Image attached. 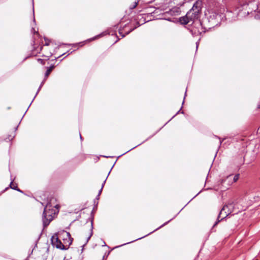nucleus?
Masks as SVG:
<instances>
[{"label": "nucleus", "mask_w": 260, "mask_h": 260, "mask_svg": "<svg viewBox=\"0 0 260 260\" xmlns=\"http://www.w3.org/2000/svg\"><path fill=\"white\" fill-rule=\"evenodd\" d=\"M56 215V210L54 209L49 203L44 208L43 213L42 220L44 226L49 225Z\"/></svg>", "instance_id": "1"}, {"label": "nucleus", "mask_w": 260, "mask_h": 260, "mask_svg": "<svg viewBox=\"0 0 260 260\" xmlns=\"http://www.w3.org/2000/svg\"><path fill=\"white\" fill-rule=\"evenodd\" d=\"M200 5L201 3L197 2L191 9L187 13L186 15L190 22H193L199 18L201 9Z\"/></svg>", "instance_id": "2"}, {"label": "nucleus", "mask_w": 260, "mask_h": 260, "mask_svg": "<svg viewBox=\"0 0 260 260\" xmlns=\"http://www.w3.org/2000/svg\"><path fill=\"white\" fill-rule=\"evenodd\" d=\"M233 207V203H230L228 205L224 206L218 215L217 221L214 223L213 226H215L220 220L230 214L232 212L231 209Z\"/></svg>", "instance_id": "3"}, {"label": "nucleus", "mask_w": 260, "mask_h": 260, "mask_svg": "<svg viewBox=\"0 0 260 260\" xmlns=\"http://www.w3.org/2000/svg\"><path fill=\"white\" fill-rule=\"evenodd\" d=\"M59 237L61 238L63 240L62 244L64 246V249H68L73 240V238L71 237L70 233L63 231L59 234Z\"/></svg>", "instance_id": "4"}, {"label": "nucleus", "mask_w": 260, "mask_h": 260, "mask_svg": "<svg viewBox=\"0 0 260 260\" xmlns=\"http://www.w3.org/2000/svg\"><path fill=\"white\" fill-rule=\"evenodd\" d=\"M51 243L52 245L56 248L61 250H65L64 246H63L62 242L60 241V240L59 239L58 237L56 235H54L52 237Z\"/></svg>", "instance_id": "5"}, {"label": "nucleus", "mask_w": 260, "mask_h": 260, "mask_svg": "<svg viewBox=\"0 0 260 260\" xmlns=\"http://www.w3.org/2000/svg\"><path fill=\"white\" fill-rule=\"evenodd\" d=\"M179 22H180L181 24L184 25L190 22L186 14L185 16L181 17L179 18Z\"/></svg>", "instance_id": "6"}, {"label": "nucleus", "mask_w": 260, "mask_h": 260, "mask_svg": "<svg viewBox=\"0 0 260 260\" xmlns=\"http://www.w3.org/2000/svg\"><path fill=\"white\" fill-rule=\"evenodd\" d=\"M55 68V66L54 65H51L50 67L49 68H47V70L45 73V78L46 79L48 76L49 75V74H50V73L51 72V71L53 70V69Z\"/></svg>", "instance_id": "7"}, {"label": "nucleus", "mask_w": 260, "mask_h": 260, "mask_svg": "<svg viewBox=\"0 0 260 260\" xmlns=\"http://www.w3.org/2000/svg\"><path fill=\"white\" fill-rule=\"evenodd\" d=\"M92 229H93V226H92V223H91L90 229L89 233L87 235L86 243L88 242V240L90 239V238H91V237L92 235Z\"/></svg>", "instance_id": "8"}, {"label": "nucleus", "mask_w": 260, "mask_h": 260, "mask_svg": "<svg viewBox=\"0 0 260 260\" xmlns=\"http://www.w3.org/2000/svg\"><path fill=\"white\" fill-rule=\"evenodd\" d=\"M10 187L13 189H15V190H16L17 191H21V190L18 188L17 187V186L16 184H14L13 182V181H12L10 184Z\"/></svg>", "instance_id": "9"}, {"label": "nucleus", "mask_w": 260, "mask_h": 260, "mask_svg": "<svg viewBox=\"0 0 260 260\" xmlns=\"http://www.w3.org/2000/svg\"><path fill=\"white\" fill-rule=\"evenodd\" d=\"M231 179H232V175L228 176L225 180L222 181V182H221L222 185H223V184L225 182H226L227 181H230V180H231Z\"/></svg>", "instance_id": "10"}, {"label": "nucleus", "mask_w": 260, "mask_h": 260, "mask_svg": "<svg viewBox=\"0 0 260 260\" xmlns=\"http://www.w3.org/2000/svg\"><path fill=\"white\" fill-rule=\"evenodd\" d=\"M239 178V175L236 174L234 176L233 178V182H236Z\"/></svg>", "instance_id": "11"}, {"label": "nucleus", "mask_w": 260, "mask_h": 260, "mask_svg": "<svg viewBox=\"0 0 260 260\" xmlns=\"http://www.w3.org/2000/svg\"><path fill=\"white\" fill-rule=\"evenodd\" d=\"M105 181H106V180L104 181V183H103L102 186V188H101V189L99 191V194H98L99 196L100 195V194H101V192L102 191V189H103V186H104V185L105 184Z\"/></svg>", "instance_id": "12"}, {"label": "nucleus", "mask_w": 260, "mask_h": 260, "mask_svg": "<svg viewBox=\"0 0 260 260\" xmlns=\"http://www.w3.org/2000/svg\"><path fill=\"white\" fill-rule=\"evenodd\" d=\"M38 61L39 62H40L42 64H45V62H44V60L42 59H38Z\"/></svg>", "instance_id": "13"}, {"label": "nucleus", "mask_w": 260, "mask_h": 260, "mask_svg": "<svg viewBox=\"0 0 260 260\" xmlns=\"http://www.w3.org/2000/svg\"><path fill=\"white\" fill-rule=\"evenodd\" d=\"M135 29V28H133V29H131L129 30H128V31H127L125 34V35H128L130 32H131L132 31H133L134 29Z\"/></svg>", "instance_id": "14"}, {"label": "nucleus", "mask_w": 260, "mask_h": 260, "mask_svg": "<svg viewBox=\"0 0 260 260\" xmlns=\"http://www.w3.org/2000/svg\"><path fill=\"white\" fill-rule=\"evenodd\" d=\"M119 34H120L122 38L124 37L125 36V35L122 34V32H121L120 31H119Z\"/></svg>", "instance_id": "15"}, {"label": "nucleus", "mask_w": 260, "mask_h": 260, "mask_svg": "<svg viewBox=\"0 0 260 260\" xmlns=\"http://www.w3.org/2000/svg\"><path fill=\"white\" fill-rule=\"evenodd\" d=\"M169 222V221H168V222H166V223H164V224H162L160 227H162V226H163L164 225H166V224H167Z\"/></svg>", "instance_id": "16"}, {"label": "nucleus", "mask_w": 260, "mask_h": 260, "mask_svg": "<svg viewBox=\"0 0 260 260\" xmlns=\"http://www.w3.org/2000/svg\"><path fill=\"white\" fill-rule=\"evenodd\" d=\"M43 84V82H42V83H41V86L39 87V90H40V89L41 88V86H42Z\"/></svg>", "instance_id": "17"}, {"label": "nucleus", "mask_w": 260, "mask_h": 260, "mask_svg": "<svg viewBox=\"0 0 260 260\" xmlns=\"http://www.w3.org/2000/svg\"><path fill=\"white\" fill-rule=\"evenodd\" d=\"M257 109H260V103L257 105Z\"/></svg>", "instance_id": "18"}, {"label": "nucleus", "mask_w": 260, "mask_h": 260, "mask_svg": "<svg viewBox=\"0 0 260 260\" xmlns=\"http://www.w3.org/2000/svg\"><path fill=\"white\" fill-rule=\"evenodd\" d=\"M137 5V3H136L135 4H134V8L136 7Z\"/></svg>", "instance_id": "19"}, {"label": "nucleus", "mask_w": 260, "mask_h": 260, "mask_svg": "<svg viewBox=\"0 0 260 260\" xmlns=\"http://www.w3.org/2000/svg\"><path fill=\"white\" fill-rule=\"evenodd\" d=\"M137 5V3H136L135 4H134V8L136 7Z\"/></svg>", "instance_id": "20"}, {"label": "nucleus", "mask_w": 260, "mask_h": 260, "mask_svg": "<svg viewBox=\"0 0 260 260\" xmlns=\"http://www.w3.org/2000/svg\"><path fill=\"white\" fill-rule=\"evenodd\" d=\"M45 45L48 46L49 45V44L48 43H46Z\"/></svg>", "instance_id": "21"}, {"label": "nucleus", "mask_w": 260, "mask_h": 260, "mask_svg": "<svg viewBox=\"0 0 260 260\" xmlns=\"http://www.w3.org/2000/svg\"><path fill=\"white\" fill-rule=\"evenodd\" d=\"M42 47H40V50H42Z\"/></svg>", "instance_id": "22"}]
</instances>
